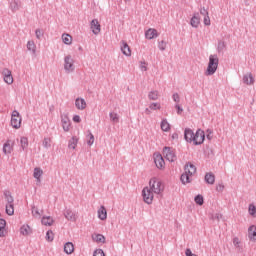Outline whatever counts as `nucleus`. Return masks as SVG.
I'll return each instance as SVG.
<instances>
[{"mask_svg":"<svg viewBox=\"0 0 256 256\" xmlns=\"http://www.w3.org/2000/svg\"><path fill=\"white\" fill-rule=\"evenodd\" d=\"M0 221H3V218H0Z\"/></svg>","mask_w":256,"mask_h":256,"instance_id":"nucleus-64","label":"nucleus"},{"mask_svg":"<svg viewBox=\"0 0 256 256\" xmlns=\"http://www.w3.org/2000/svg\"><path fill=\"white\" fill-rule=\"evenodd\" d=\"M11 125L14 129H19V127H21V115L17 110L12 112Z\"/></svg>","mask_w":256,"mask_h":256,"instance_id":"nucleus-6","label":"nucleus"},{"mask_svg":"<svg viewBox=\"0 0 256 256\" xmlns=\"http://www.w3.org/2000/svg\"><path fill=\"white\" fill-rule=\"evenodd\" d=\"M191 177L192 176H190L189 173L184 171V173L180 177V181H181L182 185H187L188 183H191Z\"/></svg>","mask_w":256,"mask_h":256,"instance_id":"nucleus-20","label":"nucleus"},{"mask_svg":"<svg viewBox=\"0 0 256 256\" xmlns=\"http://www.w3.org/2000/svg\"><path fill=\"white\" fill-rule=\"evenodd\" d=\"M254 82L255 80L253 79L252 73H248L243 76V83H245L246 85H253Z\"/></svg>","mask_w":256,"mask_h":256,"instance_id":"nucleus-21","label":"nucleus"},{"mask_svg":"<svg viewBox=\"0 0 256 256\" xmlns=\"http://www.w3.org/2000/svg\"><path fill=\"white\" fill-rule=\"evenodd\" d=\"M91 29L94 35H99V33H101V25L97 19L91 21Z\"/></svg>","mask_w":256,"mask_h":256,"instance_id":"nucleus-11","label":"nucleus"},{"mask_svg":"<svg viewBox=\"0 0 256 256\" xmlns=\"http://www.w3.org/2000/svg\"><path fill=\"white\" fill-rule=\"evenodd\" d=\"M33 177L38 183H41V177H43V169L36 167L34 168Z\"/></svg>","mask_w":256,"mask_h":256,"instance_id":"nucleus-14","label":"nucleus"},{"mask_svg":"<svg viewBox=\"0 0 256 256\" xmlns=\"http://www.w3.org/2000/svg\"><path fill=\"white\" fill-rule=\"evenodd\" d=\"M98 218L101 221H105V219H107V209H105V206H101L98 210Z\"/></svg>","mask_w":256,"mask_h":256,"instance_id":"nucleus-22","label":"nucleus"},{"mask_svg":"<svg viewBox=\"0 0 256 256\" xmlns=\"http://www.w3.org/2000/svg\"><path fill=\"white\" fill-rule=\"evenodd\" d=\"M199 23H201V18H199V13H195L190 20V25L197 29L199 27Z\"/></svg>","mask_w":256,"mask_h":256,"instance_id":"nucleus-15","label":"nucleus"},{"mask_svg":"<svg viewBox=\"0 0 256 256\" xmlns=\"http://www.w3.org/2000/svg\"><path fill=\"white\" fill-rule=\"evenodd\" d=\"M20 145H21L23 151H25V149H27V147L29 146V140L27 139V137H22L20 139Z\"/></svg>","mask_w":256,"mask_h":256,"instance_id":"nucleus-35","label":"nucleus"},{"mask_svg":"<svg viewBox=\"0 0 256 256\" xmlns=\"http://www.w3.org/2000/svg\"><path fill=\"white\" fill-rule=\"evenodd\" d=\"M35 35L37 39H41V37H43V31H41V29H36Z\"/></svg>","mask_w":256,"mask_h":256,"instance_id":"nucleus-53","label":"nucleus"},{"mask_svg":"<svg viewBox=\"0 0 256 256\" xmlns=\"http://www.w3.org/2000/svg\"><path fill=\"white\" fill-rule=\"evenodd\" d=\"M42 145L44 149H50L51 147V138H44Z\"/></svg>","mask_w":256,"mask_h":256,"instance_id":"nucleus-41","label":"nucleus"},{"mask_svg":"<svg viewBox=\"0 0 256 256\" xmlns=\"http://www.w3.org/2000/svg\"><path fill=\"white\" fill-rule=\"evenodd\" d=\"M147 63H145V62H141V64H140V69H141V71H147Z\"/></svg>","mask_w":256,"mask_h":256,"instance_id":"nucleus-59","label":"nucleus"},{"mask_svg":"<svg viewBox=\"0 0 256 256\" xmlns=\"http://www.w3.org/2000/svg\"><path fill=\"white\" fill-rule=\"evenodd\" d=\"M7 225V222L5 219L0 220V237H5V227Z\"/></svg>","mask_w":256,"mask_h":256,"instance_id":"nucleus-31","label":"nucleus"},{"mask_svg":"<svg viewBox=\"0 0 256 256\" xmlns=\"http://www.w3.org/2000/svg\"><path fill=\"white\" fill-rule=\"evenodd\" d=\"M157 169H165V161H154Z\"/></svg>","mask_w":256,"mask_h":256,"instance_id":"nucleus-46","label":"nucleus"},{"mask_svg":"<svg viewBox=\"0 0 256 256\" xmlns=\"http://www.w3.org/2000/svg\"><path fill=\"white\" fill-rule=\"evenodd\" d=\"M87 139V145L91 147V145L95 143V136L93 135V133L89 132V134L87 135Z\"/></svg>","mask_w":256,"mask_h":256,"instance_id":"nucleus-40","label":"nucleus"},{"mask_svg":"<svg viewBox=\"0 0 256 256\" xmlns=\"http://www.w3.org/2000/svg\"><path fill=\"white\" fill-rule=\"evenodd\" d=\"M217 67H219V57H217V54L210 55L206 75H215Z\"/></svg>","mask_w":256,"mask_h":256,"instance_id":"nucleus-3","label":"nucleus"},{"mask_svg":"<svg viewBox=\"0 0 256 256\" xmlns=\"http://www.w3.org/2000/svg\"><path fill=\"white\" fill-rule=\"evenodd\" d=\"M20 233L21 235H29V233H31V227H29V225H23L20 228Z\"/></svg>","mask_w":256,"mask_h":256,"instance_id":"nucleus-34","label":"nucleus"},{"mask_svg":"<svg viewBox=\"0 0 256 256\" xmlns=\"http://www.w3.org/2000/svg\"><path fill=\"white\" fill-rule=\"evenodd\" d=\"M194 145H201L205 141V132L201 129H198L193 137Z\"/></svg>","mask_w":256,"mask_h":256,"instance_id":"nucleus-8","label":"nucleus"},{"mask_svg":"<svg viewBox=\"0 0 256 256\" xmlns=\"http://www.w3.org/2000/svg\"><path fill=\"white\" fill-rule=\"evenodd\" d=\"M121 51L123 55H126V57H131V48L129 47V44H127V42H122Z\"/></svg>","mask_w":256,"mask_h":256,"instance_id":"nucleus-16","label":"nucleus"},{"mask_svg":"<svg viewBox=\"0 0 256 256\" xmlns=\"http://www.w3.org/2000/svg\"><path fill=\"white\" fill-rule=\"evenodd\" d=\"M248 237L250 241H256V227L255 226H250L248 228Z\"/></svg>","mask_w":256,"mask_h":256,"instance_id":"nucleus-24","label":"nucleus"},{"mask_svg":"<svg viewBox=\"0 0 256 256\" xmlns=\"http://www.w3.org/2000/svg\"><path fill=\"white\" fill-rule=\"evenodd\" d=\"M194 137H195V133L193 132V130L187 128L184 132V139L188 141V143H191Z\"/></svg>","mask_w":256,"mask_h":256,"instance_id":"nucleus-17","label":"nucleus"},{"mask_svg":"<svg viewBox=\"0 0 256 256\" xmlns=\"http://www.w3.org/2000/svg\"><path fill=\"white\" fill-rule=\"evenodd\" d=\"M158 49H160V51H165V49H167V42L164 40L160 41L158 43Z\"/></svg>","mask_w":256,"mask_h":256,"instance_id":"nucleus-45","label":"nucleus"},{"mask_svg":"<svg viewBox=\"0 0 256 256\" xmlns=\"http://www.w3.org/2000/svg\"><path fill=\"white\" fill-rule=\"evenodd\" d=\"M53 239H55V234H53L52 230H48L46 232V241H48L49 243H51L53 241Z\"/></svg>","mask_w":256,"mask_h":256,"instance_id":"nucleus-39","label":"nucleus"},{"mask_svg":"<svg viewBox=\"0 0 256 256\" xmlns=\"http://www.w3.org/2000/svg\"><path fill=\"white\" fill-rule=\"evenodd\" d=\"M204 25H211V18H209V16H204Z\"/></svg>","mask_w":256,"mask_h":256,"instance_id":"nucleus-54","label":"nucleus"},{"mask_svg":"<svg viewBox=\"0 0 256 256\" xmlns=\"http://www.w3.org/2000/svg\"><path fill=\"white\" fill-rule=\"evenodd\" d=\"M32 215L33 217H41V213H39V208L32 206Z\"/></svg>","mask_w":256,"mask_h":256,"instance_id":"nucleus-47","label":"nucleus"},{"mask_svg":"<svg viewBox=\"0 0 256 256\" xmlns=\"http://www.w3.org/2000/svg\"><path fill=\"white\" fill-rule=\"evenodd\" d=\"M205 183L208 185H214L215 184V175L211 172L206 173L204 177Z\"/></svg>","mask_w":256,"mask_h":256,"instance_id":"nucleus-19","label":"nucleus"},{"mask_svg":"<svg viewBox=\"0 0 256 256\" xmlns=\"http://www.w3.org/2000/svg\"><path fill=\"white\" fill-rule=\"evenodd\" d=\"M145 113H147V115H151V110H149V108H146Z\"/></svg>","mask_w":256,"mask_h":256,"instance_id":"nucleus-63","label":"nucleus"},{"mask_svg":"<svg viewBox=\"0 0 256 256\" xmlns=\"http://www.w3.org/2000/svg\"><path fill=\"white\" fill-rule=\"evenodd\" d=\"M61 123L63 131L67 133L71 127V120H69V116L67 114H61Z\"/></svg>","mask_w":256,"mask_h":256,"instance_id":"nucleus-9","label":"nucleus"},{"mask_svg":"<svg viewBox=\"0 0 256 256\" xmlns=\"http://www.w3.org/2000/svg\"><path fill=\"white\" fill-rule=\"evenodd\" d=\"M185 255H186V256H197V255L194 254L189 248L186 249Z\"/></svg>","mask_w":256,"mask_h":256,"instance_id":"nucleus-58","label":"nucleus"},{"mask_svg":"<svg viewBox=\"0 0 256 256\" xmlns=\"http://www.w3.org/2000/svg\"><path fill=\"white\" fill-rule=\"evenodd\" d=\"M13 151V147H11V140H8L6 143L3 145V153L4 155H9Z\"/></svg>","mask_w":256,"mask_h":256,"instance_id":"nucleus-26","label":"nucleus"},{"mask_svg":"<svg viewBox=\"0 0 256 256\" xmlns=\"http://www.w3.org/2000/svg\"><path fill=\"white\" fill-rule=\"evenodd\" d=\"M93 256H105V252H103V249H97L94 251Z\"/></svg>","mask_w":256,"mask_h":256,"instance_id":"nucleus-51","label":"nucleus"},{"mask_svg":"<svg viewBox=\"0 0 256 256\" xmlns=\"http://www.w3.org/2000/svg\"><path fill=\"white\" fill-rule=\"evenodd\" d=\"M146 39H155V37H159L157 30L150 28L145 32Z\"/></svg>","mask_w":256,"mask_h":256,"instance_id":"nucleus-18","label":"nucleus"},{"mask_svg":"<svg viewBox=\"0 0 256 256\" xmlns=\"http://www.w3.org/2000/svg\"><path fill=\"white\" fill-rule=\"evenodd\" d=\"M175 109H177L178 115H181V113H183V108H181V106L179 104L175 105Z\"/></svg>","mask_w":256,"mask_h":256,"instance_id":"nucleus-57","label":"nucleus"},{"mask_svg":"<svg viewBox=\"0 0 256 256\" xmlns=\"http://www.w3.org/2000/svg\"><path fill=\"white\" fill-rule=\"evenodd\" d=\"M225 47H227V45L225 44L224 41H218V45H217V51L218 53H223Z\"/></svg>","mask_w":256,"mask_h":256,"instance_id":"nucleus-38","label":"nucleus"},{"mask_svg":"<svg viewBox=\"0 0 256 256\" xmlns=\"http://www.w3.org/2000/svg\"><path fill=\"white\" fill-rule=\"evenodd\" d=\"M2 75L4 77V81L5 83H7V85H12L13 83V75L11 74V70L4 68L2 71Z\"/></svg>","mask_w":256,"mask_h":256,"instance_id":"nucleus-10","label":"nucleus"},{"mask_svg":"<svg viewBox=\"0 0 256 256\" xmlns=\"http://www.w3.org/2000/svg\"><path fill=\"white\" fill-rule=\"evenodd\" d=\"M35 48H36L35 42H33V41H28V43H27V49H28V51H32V53H35V52H36Z\"/></svg>","mask_w":256,"mask_h":256,"instance_id":"nucleus-43","label":"nucleus"},{"mask_svg":"<svg viewBox=\"0 0 256 256\" xmlns=\"http://www.w3.org/2000/svg\"><path fill=\"white\" fill-rule=\"evenodd\" d=\"M212 219H217L219 221V219H221V214H215L212 216Z\"/></svg>","mask_w":256,"mask_h":256,"instance_id":"nucleus-62","label":"nucleus"},{"mask_svg":"<svg viewBox=\"0 0 256 256\" xmlns=\"http://www.w3.org/2000/svg\"><path fill=\"white\" fill-rule=\"evenodd\" d=\"M64 217H66L68 221H76L75 213H73V211H71L70 209L65 210Z\"/></svg>","mask_w":256,"mask_h":256,"instance_id":"nucleus-27","label":"nucleus"},{"mask_svg":"<svg viewBox=\"0 0 256 256\" xmlns=\"http://www.w3.org/2000/svg\"><path fill=\"white\" fill-rule=\"evenodd\" d=\"M173 101H175V103H179L180 101V97L178 93H174L172 96Z\"/></svg>","mask_w":256,"mask_h":256,"instance_id":"nucleus-55","label":"nucleus"},{"mask_svg":"<svg viewBox=\"0 0 256 256\" xmlns=\"http://www.w3.org/2000/svg\"><path fill=\"white\" fill-rule=\"evenodd\" d=\"M184 171L186 173H188V175L193 176V175H195V173H197V167L195 165H193L192 163L188 162L184 166Z\"/></svg>","mask_w":256,"mask_h":256,"instance_id":"nucleus-12","label":"nucleus"},{"mask_svg":"<svg viewBox=\"0 0 256 256\" xmlns=\"http://www.w3.org/2000/svg\"><path fill=\"white\" fill-rule=\"evenodd\" d=\"M93 240L96 241V243H105V236L102 234H96L93 236Z\"/></svg>","mask_w":256,"mask_h":256,"instance_id":"nucleus-37","label":"nucleus"},{"mask_svg":"<svg viewBox=\"0 0 256 256\" xmlns=\"http://www.w3.org/2000/svg\"><path fill=\"white\" fill-rule=\"evenodd\" d=\"M148 99H150L151 101H157V99H159V92L157 91L149 92Z\"/></svg>","mask_w":256,"mask_h":256,"instance_id":"nucleus-33","label":"nucleus"},{"mask_svg":"<svg viewBox=\"0 0 256 256\" xmlns=\"http://www.w3.org/2000/svg\"><path fill=\"white\" fill-rule=\"evenodd\" d=\"M153 191H151V189L149 187H145L142 190V197H143V201L145 203H147V205H151V203H153Z\"/></svg>","mask_w":256,"mask_h":256,"instance_id":"nucleus-5","label":"nucleus"},{"mask_svg":"<svg viewBox=\"0 0 256 256\" xmlns=\"http://www.w3.org/2000/svg\"><path fill=\"white\" fill-rule=\"evenodd\" d=\"M200 14H201L203 17L209 16V12L207 11V9H205V7H203V8L200 9Z\"/></svg>","mask_w":256,"mask_h":256,"instance_id":"nucleus-52","label":"nucleus"},{"mask_svg":"<svg viewBox=\"0 0 256 256\" xmlns=\"http://www.w3.org/2000/svg\"><path fill=\"white\" fill-rule=\"evenodd\" d=\"M223 189H225V186L223 184H218L217 187H216V191H223Z\"/></svg>","mask_w":256,"mask_h":256,"instance_id":"nucleus-60","label":"nucleus"},{"mask_svg":"<svg viewBox=\"0 0 256 256\" xmlns=\"http://www.w3.org/2000/svg\"><path fill=\"white\" fill-rule=\"evenodd\" d=\"M163 157L166 159V161H175L177 156H175V151L173 148L165 146L163 148Z\"/></svg>","mask_w":256,"mask_h":256,"instance_id":"nucleus-7","label":"nucleus"},{"mask_svg":"<svg viewBox=\"0 0 256 256\" xmlns=\"http://www.w3.org/2000/svg\"><path fill=\"white\" fill-rule=\"evenodd\" d=\"M62 41H63V43H65V45H71L73 38L69 34H63Z\"/></svg>","mask_w":256,"mask_h":256,"instance_id":"nucleus-30","label":"nucleus"},{"mask_svg":"<svg viewBox=\"0 0 256 256\" xmlns=\"http://www.w3.org/2000/svg\"><path fill=\"white\" fill-rule=\"evenodd\" d=\"M75 251V246L71 243V242H67L65 245H64V252L67 254V255H71V253H73Z\"/></svg>","mask_w":256,"mask_h":256,"instance_id":"nucleus-25","label":"nucleus"},{"mask_svg":"<svg viewBox=\"0 0 256 256\" xmlns=\"http://www.w3.org/2000/svg\"><path fill=\"white\" fill-rule=\"evenodd\" d=\"M75 62L73 61V58L71 55H68L64 58V71L66 73H73L75 71Z\"/></svg>","mask_w":256,"mask_h":256,"instance_id":"nucleus-4","label":"nucleus"},{"mask_svg":"<svg viewBox=\"0 0 256 256\" xmlns=\"http://www.w3.org/2000/svg\"><path fill=\"white\" fill-rule=\"evenodd\" d=\"M153 159L154 161H165V159L163 158V155H161V153L159 152H155L153 154Z\"/></svg>","mask_w":256,"mask_h":256,"instance_id":"nucleus-44","label":"nucleus"},{"mask_svg":"<svg viewBox=\"0 0 256 256\" xmlns=\"http://www.w3.org/2000/svg\"><path fill=\"white\" fill-rule=\"evenodd\" d=\"M10 9L13 12L19 11V9H21V2H19L17 0H11L10 1Z\"/></svg>","mask_w":256,"mask_h":256,"instance_id":"nucleus-23","label":"nucleus"},{"mask_svg":"<svg viewBox=\"0 0 256 256\" xmlns=\"http://www.w3.org/2000/svg\"><path fill=\"white\" fill-rule=\"evenodd\" d=\"M160 127L162 129V131H169V129H171V125L169 124V122L167 121V119H163L161 121Z\"/></svg>","mask_w":256,"mask_h":256,"instance_id":"nucleus-29","label":"nucleus"},{"mask_svg":"<svg viewBox=\"0 0 256 256\" xmlns=\"http://www.w3.org/2000/svg\"><path fill=\"white\" fill-rule=\"evenodd\" d=\"M239 243H241V242L239 241V238L235 237V238L233 239V245L236 246V247H239Z\"/></svg>","mask_w":256,"mask_h":256,"instance_id":"nucleus-61","label":"nucleus"},{"mask_svg":"<svg viewBox=\"0 0 256 256\" xmlns=\"http://www.w3.org/2000/svg\"><path fill=\"white\" fill-rule=\"evenodd\" d=\"M75 106L80 111H83V109H85V107H87V102H85V99H83V98H77L75 100Z\"/></svg>","mask_w":256,"mask_h":256,"instance_id":"nucleus-13","label":"nucleus"},{"mask_svg":"<svg viewBox=\"0 0 256 256\" xmlns=\"http://www.w3.org/2000/svg\"><path fill=\"white\" fill-rule=\"evenodd\" d=\"M149 107H150V109H151L152 111H157V109H161V105H160L159 103H156V102L150 104Z\"/></svg>","mask_w":256,"mask_h":256,"instance_id":"nucleus-48","label":"nucleus"},{"mask_svg":"<svg viewBox=\"0 0 256 256\" xmlns=\"http://www.w3.org/2000/svg\"><path fill=\"white\" fill-rule=\"evenodd\" d=\"M248 211H249V215L255 216L256 207L253 204H250L249 208H248Z\"/></svg>","mask_w":256,"mask_h":256,"instance_id":"nucleus-49","label":"nucleus"},{"mask_svg":"<svg viewBox=\"0 0 256 256\" xmlns=\"http://www.w3.org/2000/svg\"><path fill=\"white\" fill-rule=\"evenodd\" d=\"M79 139H77V137H72V139L69 140V143H68V147L70 149H75V147H77V143H78Z\"/></svg>","mask_w":256,"mask_h":256,"instance_id":"nucleus-32","label":"nucleus"},{"mask_svg":"<svg viewBox=\"0 0 256 256\" xmlns=\"http://www.w3.org/2000/svg\"><path fill=\"white\" fill-rule=\"evenodd\" d=\"M109 117H110V121H112V123H119V115L117 113L110 112Z\"/></svg>","mask_w":256,"mask_h":256,"instance_id":"nucleus-36","label":"nucleus"},{"mask_svg":"<svg viewBox=\"0 0 256 256\" xmlns=\"http://www.w3.org/2000/svg\"><path fill=\"white\" fill-rule=\"evenodd\" d=\"M194 201L197 205H203L204 203L203 195L198 194L197 196H195Z\"/></svg>","mask_w":256,"mask_h":256,"instance_id":"nucleus-42","label":"nucleus"},{"mask_svg":"<svg viewBox=\"0 0 256 256\" xmlns=\"http://www.w3.org/2000/svg\"><path fill=\"white\" fill-rule=\"evenodd\" d=\"M206 139H208V141H211V139H213V131L211 129L206 130Z\"/></svg>","mask_w":256,"mask_h":256,"instance_id":"nucleus-50","label":"nucleus"},{"mask_svg":"<svg viewBox=\"0 0 256 256\" xmlns=\"http://www.w3.org/2000/svg\"><path fill=\"white\" fill-rule=\"evenodd\" d=\"M3 195H4V200L6 202V205H5L6 215H9V216L14 215L15 198H13V195H11V191L9 190H4Z\"/></svg>","mask_w":256,"mask_h":256,"instance_id":"nucleus-1","label":"nucleus"},{"mask_svg":"<svg viewBox=\"0 0 256 256\" xmlns=\"http://www.w3.org/2000/svg\"><path fill=\"white\" fill-rule=\"evenodd\" d=\"M42 225L51 227V225H53V218H51V216H43L42 217Z\"/></svg>","mask_w":256,"mask_h":256,"instance_id":"nucleus-28","label":"nucleus"},{"mask_svg":"<svg viewBox=\"0 0 256 256\" xmlns=\"http://www.w3.org/2000/svg\"><path fill=\"white\" fill-rule=\"evenodd\" d=\"M73 121H74V123H81V116L74 115L73 116Z\"/></svg>","mask_w":256,"mask_h":256,"instance_id":"nucleus-56","label":"nucleus"},{"mask_svg":"<svg viewBox=\"0 0 256 256\" xmlns=\"http://www.w3.org/2000/svg\"><path fill=\"white\" fill-rule=\"evenodd\" d=\"M155 195H161L165 191V184L157 177H153L149 181V188Z\"/></svg>","mask_w":256,"mask_h":256,"instance_id":"nucleus-2","label":"nucleus"}]
</instances>
